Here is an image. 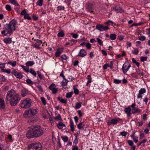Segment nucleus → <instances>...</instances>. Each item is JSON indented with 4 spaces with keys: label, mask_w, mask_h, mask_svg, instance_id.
<instances>
[{
    "label": "nucleus",
    "mask_w": 150,
    "mask_h": 150,
    "mask_svg": "<svg viewBox=\"0 0 150 150\" xmlns=\"http://www.w3.org/2000/svg\"><path fill=\"white\" fill-rule=\"evenodd\" d=\"M21 99L20 96L14 90L11 89L7 92L6 101L7 103L9 102L11 106L16 105Z\"/></svg>",
    "instance_id": "nucleus-1"
},
{
    "label": "nucleus",
    "mask_w": 150,
    "mask_h": 150,
    "mask_svg": "<svg viewBox=\"0 0 150 150\" xmlns=\"http://www.w3.org/2000/svg\"><path fill=\"white\" fill-rule=\"evenodd\" d=\"M17 23L16 20L13 19L9 24H6L4 26V30L1 32V34L4 36H7L8 34L10 35L13 33V32L16 30V25Z\"/></svg>",
    "instance_id": "nucleus-2"
},
{
    "label": "nucleus",
    "mask_w": 150,
    "mask_h": 150,
    "mask_svg": "<svg viewBox=\"0 0 150 150\" xmlns=\"http://www.w3.org/2000/svg\"><path fill=\"white\" fill-rule=\"evenodd\" d=\"M37 127H35L31 128L27 133L26 137L29 138L38 137V128Z\"/></svg>",
    "instance_id": "nucleus-3"
},
{
    "label": "nucleus",
    "mask_w": 150,
    "mask_h": 150,
    "mask_svg": "<svg viewBox=\"0 0 150 150\" xmlns=\"http://www.w3.org/2000/svg\"><path fill=\"white\" fill-rule=\"evenodd\" d=\"M31 103V99L28 98L21 100L20 105L22 108H27L30 106Z\"/></svg>",
    "instance_id": "nucleus-4"
},
{
    "label": "nucleus",
    "mask_w": 150,
    "mask_h": 150,
    "mask_svg": "<svg viewBox=\"0 0 150 150\" xmlns=\"http://www.w3.org/2000/svg\"><path fill=\"white\" fill-rule=\"evenodd\" d=\"M131 67V65L129 62H125L123 65L122 67V69L123 73L126 74Z\"/></svg>",
    "instance_id": "nucleus-5"
},
{
    "label": "nucleus",
    "mask_w": 150,
    "mask_h": 150,
    "mask_svg": "<svg viewBox=\"0 0 150 150\" xmlns=\"http://www.w3.org/2000/svg\"><path fill=\"white\" fill-rule=\"evenodd\" d=\"M12 74L14 75L17 78L21 79L23 77V75L22 74L19 72L15 70H13L12 72Z\"/></svg>",
    "instance_id": "nucleus-6"
},
{
    "label": "nucleus",
    "mask_w": 150,
    "mask_h": 150,
    "mask_svg": "<svg viewBox=\"0 0 150 150\" xmlns=\"http://www.w3.org/2000/svg\"><path fill=\"white\" fill-rule=\"evenodd\" d=\"M38 148V144L36 143H32L28 145V150H37Z\"/></svg>",
    "instance_id": "nucleus-7"
},
{
    "label": "nucleus",
    "mask_w": 150,
    "mask_h": 150,
    "mask_svg": "<svg viewBox=\"0 0 150 150\" xmlns=\"http://www.w3.org/2000/svg\"><path fill=\"white\" fill-rule=\"evenodd\" d=\"M96 28L97 29L101 31L107 30L109 29V28L108 26H104L103 25L100 24L97 25Z\"/></svg>",
    "instance_id": "nucleus-8"
},
{
    "label": "nucleus",
    "mask_w": 150,
    "mask_h": 150,
    "mask_svg": "<svg viewBox=\"0 0 150 150\" xmlns=\"http://www.w3.org/2000/svg\"><path fill=\"white\" fill-rule=\"evenodd\" d=\"M55 84L53 83H52L49 87V89L52 91V93L53 94L56 93L58 91V89L55 88Z\"/></svg>",
    "instance_id": "nucleus-9"
},
{
    "label": "nucleus",
    "mask_w": 150,
    "mask_h": 150,
    "mask_svg": "<svg viewBox=\"0 0 150 150\" xmlns=\"http://www.w3.org/2000/svg\"><path fill=\"white\" fill-rule=\"evenodd\" d=\"M23 116L25 118H30L32 117L29 110V109L25 111L23 114Z\"/></svg>",
    "instance_id": "nucleus-10"
},
{
    "label": "nucleus",
    "mask_w": 150,
    "mask_h": 150,
    "mask_svg": "<svg viewBox=\"0 0 150 150\" xmlns=\"http://www.w3.org/2000/svg\"><path fill=\"white\" fill-rule=\"evenodd\" d=\"M93 2L88 3L86 4V9L91 12H93L92 11L93 7Z\"/></svg>",
    "instance_id": "nucleus-11"
},
{
    "label": "nucleus",
    "mask_w": 150,
    "mask_h": 150,
    "mask_svg": "<svg viewBox=\"0 0 150 150\" xmlns=\"http://www.w3.org/2000/svg\"><path fill=\"white\" fill-rule=\"evenodd\" d=\"M86 52L85 50L83 49H82L80 50L78 56L81 57H83L86 56Z\"/></svg>",
    "instance_id": "nucleus-12"
},
{
    "label": "nucleus",
    "mask_w": 150,
    "mask_h": 150,
    "mask_svg": "<svg viewBox=\"0 0 150 150\" xmlns=\"http://www.w3.org/2000/svg\"><path fill=\"white\" fill-rule=\"evenodd\" d=\"M29 109L32 117L34 116L36 114L37 109L30 108Z\"/></svg>",
    "instance_id": "nucleus-13"
},
{
    "label": "nucleus",
    "mask_w": 150,
    "mask_h": 150,
    "mask_svg": "<svg viewBox=\"0 0 150 150\" xmlns=\"http://www.w3.org/2000/svg\"><path fill=\"white\" fill-rule=\"evenodd\" d=\"M125 112L127 114L128 117H130L131 116V113H130L131 109L130 108V106L128 108H126L125 109Z\"/></svg>",
    "instance_id": "nucleus-14"
},
{
    "label": "nucleus",
    "mask_w": 150,
    "mask_h": 150,
    "mask_svg": "<svg viewBox=\"0 0 150 150\" xmlns=\"http://www.w3.org/2000/svg\"><path fill=\"white\" fill-rule=\"evenodd\" d=\"M63 51L62 48H59L55 52V55L56 57H59L60 56L61 54Z\"/></svg>",
    "instance_id": "nucleus-15"
},
{
    "label": "nucleus",
    "mask_w": 150,
    "mask_h": 150,
    "mask_svg": "<svg viewBox=\"0 0 150 150\" xmlns=\"http://www.w3.org/2000/svg\"><path fill=\"white\" fill-rule=\"evenodd\" d=\"M21 92V96L23 97L26 96L28 93V90L25 88L22 89Z\"/></svg>",
    "instance_id": "nucleus-16"
},
{
    "label": "nucleus",
    "mask_w": 150,
    "mask_h": 150,
    "mask_svg": "<svg viewBox=\"0 0 150 150\" xmlns=\"http://www.w3.org/2000/svg\"><path fill=\"white\" fill-rule=\"evenodd\" d=\"M57 126L59 129H62L64 127H65L66 125L62 122H59L57 124Z\"/></svg>",
    "instance_id": "nucleus-17"
},
{
    "label": "nucleus",
    "mask_w": 150,
    "mask_h": 150,
    "mask_svg": "<svg viewBox=\"0 0 150 150\" xmlns=\"http://www.w3.org/2000/svg\"><path fill=\"white\" fill-rule=\"evenodd\" d=\"M3 41L6 44H10L11 43L12 41L11 39L9 38L4 39Z\"/></svg>",
    "instance_id": "nucleus-18"
},
{
    "label": "nucleus",
    "mask_w": 150,
    "mask_h": 150,
    "mask_svg": "<svg viewBox=\"0 0 150 150\" xmlns=\"http://www.w3.org/2000/svg\"><path fill=\"white\" fill-rule=\"evenodd\" d=\"M40 128V126L38 125V137L41 136L44 132L43 130Z\"/></svg>",
    "instance_id": "nucleus-19"
},
{
    "label": "nucleus",
    "mask_w": 150,
    "mask_h": 150,
    "mask_svg": "<svg viewBox=\"0 0 150 150\" xmlns=\"http://www.w3.org/2000/svg\"><path fill=\"white\" fill-rule=\"evenodd\" d=\"M5 107V104L4 100L0 99V109H4Z\"/></svg>",
    "instance_id": "nucleus-20"
},
{
    "label": "nucleus",
    "mask_w": 150,
    "mask_h": 150,
    "mask_svg": "<svg viewBox=\"0 0 150 150\" xmlns=\"http://www.w3.org/2000/svg\"><path fill=\"white\" fill-rule=\"evenodd\" d=\"M140 111L141 110L140 109H139L137 108H135L132 109V112L133 114H135L139 112H140Z\"/></svg>",
    "instance_id": "nucleus-21"
},
{
    "label": "nucleus",
    "mask_w": 150,
    "mask_h": 150,
    "mask_svg": "<svg viewBox=\"0 0 150 150\" xmlns=\"http://www.w3.org/2000/svg\"><path fill=\"white\" fill-rule=\"evenodd\" d=\"M10 3L13 4L16 6H19V4H18L16 0H9Z\"/></svg>",
    "instance_id": "nucleus-22"
},
{
    "label": "nucleus",
    "mask_w": 150,
    "mask_h": 150,
    "mask_svg": "<svg viewBox=\"0 0 150 150\" xmlns=\"http://www.w3.org/2000/svg\"><path fill=\"white\" fill-rule=\"evenodd\" d=\"M113 9L117 13H121L123 12V10H122L120 7L118 6H117L113 8Z\"/></svg>",
    "instance_id": "nucleus-23"
},
{
    "label": "nucleus",
    "mask_w": 150,
    "mask_h": 150,
    "mask_svg": "<svg viewBox=\"0 0 150 150\" xmlns=\"http://www.w3.org/2000/svg\"><path fill=\"white\" fill-rule=\"evenodd\" d=\"M26 82L27 84L28 85H33L37 83V82H34L33 81H31V80L30 79H27L26 80Z\"/></svg>",
    "instance_id": "nucleus-24"
},
{
    "label": "nucleus",
    "mask_w": 150,
    "mask_h": 150,
    "mask_svg": "<svg viewBox=\"0 0 150 150\" xmlns=\"http://www.w3.org/2000/svg\"><path fill=\"white\" fill-rule=\"evenodd\" d=\"M119 120H120L119 118L112 119L111 120V123L113 125H116L118 122Z\"/></svg>",
    "instance_id": "nucleus-25"
},
{
    "label": "nucleus",
    "mask_w": 150,
    "mask_h": 150,
    "mask_svg": "<svg viewBox=\"0 0 150 150\" xmlns=\"http://www.w3.org/2000/svg\"><path fill=\"white\" fill-rule=\"evenodd\" d=\"M136 71L137 74L140 76H143V72L142 71L139 70V68H138V69H136Z\"/></svg>",
    "instance_id": "nucleus-26"
},
{
    "label": "nucleus",
    "mask_w": 150,
    "mask_h": 150,
    "mask_svg": "<svg viewBox=\"0 0 150 150\" xmlns=\"http://www.w3.org/2000/svg\"><path fill=\"white\" fill-rule=\"evenodd\" d=\"M70 122V126L71 128V130L72 132H73L74 130V128L73 122L71 119Z\"/></svg>",
    "instance_id": "nucleus-27"
},
{
    "label": "nucleus",
    "mask_w": 150,
    "mask_h": 150,
    "mask_svg": "<svg viewBox=\"0 0 150 150\" xmlns=\"http://www.w3.org/2000/svg\"><path fill=\"white\" fill-rule=\"evenodd\" d=\"M21 67L27 73H28L29 72V67L27 66H25L23 65H21Z\"/></svg>",
    "instance_id": "nucleus-28"
},
{
    "label": "nucleus",
    "mask_w": 150,
    "mask_h": 150,
    "mask_svg": "<svg viewBox=\"0 0 150 150\" xmlns=\"http://www.w3.org/2000/svg\"><path fill=\"white\" fill-rule=\"evenodd\" d=\"M57 99L58 100L60 101V102L62 103L66 104L67 103V100H64L62 98L60 99V97H58Z\"/></svg>",
    "instance_id": "nucleus-29"
},
{
    "label": "nucleus",
    "mask_w": 150,
    "mask_h": 150,
    "mask_svg": "<svg viewBox=\"0 0 150 150\" xmlns=\"http://www.w3.org/2000/svg\"><path fill=\"white\" fill-rule=\"evenodd\" d=\"M42 40H38V49L42 47L43 46L44 44L45 43H42Z\"/></svg>",
    "instance_id": "nucleus-30"
},
{
    "label": "nucleus",
    "mask_w": 150,
    "mask_h": 150,
    "mask_svg": "<svg viewBox=\"0 0 150 150\" xmlns=\"http://www.w3.org/2000/svg\"><path fill=\"white\" fill-rule=\"evenodd\" d=\"M84 126V125L83 124V122H80L77 125V127L79 129H81Z\"/></svg>",
    "instance_id": "nucleus-31"
},
{
    "label": "nucleus",
    "mask_w": 150,
    "mask_h": 150,
    "mask_svg": "<svg viewBox=\"0 0 150 150\" xmlns=\"http://www.w3.org/2000/svg\"><path fill=\"white\" fill-rule=\"evenodd\" d=\"M34 64V63L33 61H28L25 64L28 67L29 66H33Z\"/></svg>",
    "instance_id": "nucleus-32"
},
{
    "label": "nucleus",
    "mask_w": 150,
    "mask_h": 150,
    "mask_svg": "<svg viewBox=\"0 0 150 150\" xmlns=\"http://www.w3.org/2000/svg\"><path fill=\"white\" fill-rule=\"evenodd\" d=\"M54 119L56 120H62V118L59 114H58L57 116L54 118Z\"/></svg>",
    "instance_id": "nucleus-33"
},
{
    "label": "nucleus",
    "mask_w": 150,
    "mask_h": 150,
    "mask_svg": "<svg viewBox=\"0 0 150 150\" xmlns=\"http://www.w3.org/2000/svg\"><path fill=\"white\" fill-rule=\"evenodd\" d=\"M61 138L64 142H67L68 140V138L67 136H62Z\"/></svg>",
    "instance_id": "nucleus-34"
},
{
    "label": "nucleus",
    "mask_w": 150,
    "mask_h": 150,
    "mask_svg": "<svg viewBox=\"0 0 150 150\" xmlns=\"http://www.w3.org/2000/svg\"><path fill=\"white\" fill-rule=\"evenodd\" d=\"M116 35L115 34H111L110 36V39L112 40H115L116 38Z\"/></svg>",
    "instance_id": "nucleus-35"
},
{
    "label": "nucleus",
    "mask_w": 150,
    "mask_h": 150,
    "mask_svg": "<svg viewBox=\"0 0 150 150\" xmlns=\"http://www.w3.org/2000/svg\"><path fill=\"white\" fill-rule=\"evenodd\" d=\"M29 71H30V73L32 74L34 76H36L37 75L35 71L33 70L32 69H30Z\"/></svg>",
    "instance_id": "nucleus-36"
},
{
    "label": "nucleus",
    "mask_w": 150,
    "mask_h": 150,
    "mask_svg": "<svg viewBox=\"0 0 150 150\" xmlns=\"http://www.w3.org/2000/svg\"><path fill=\"white\" fill-rule=\"evenodd\" d=\"M73 93L72 92L67 93L66 94V97L68 98H70L72 96Z\"/></svg>",
    "instance_id": "nucleus-37"
},
{
    "label": "nucleus",
    "mask_w": 150,
    "mask_h": 150,
    "mask_svg": "<svg viewBox=\"0 0 150 150\" xmlns=\"http://www.w3.org/2000/svg\"><path fill=\"white\" fill-rule=\"evenodd\" d=\"M5 64V63H1L0 62V69H1L2 71L4 69Z\"/></svg>",
    "instance_id": "nucleus-38"
},
{
    "label": "nucleus",
    "mask_w": 150,
    "mask_h": 150,
    "mask_svg": "<svg viewBox=\"0 0 150 150\" xmlns=\"http://www.w3.org/2000/svg\"><path fill=\"white\" fill-rule=\"evenodd\" d=\"M2 71L3 72L6 73L8 74H9L11 73V71L10 69H4Z\"/></svg>",
    "instance_id": "nucleus-39"
},
{
    "label": "nucleus",
    "mask_w": 150,
    "mask_h": 150,
    "mask_svg": "<svg viewBox=\"0 0 150 150\" xmlns=\"http://www.w3.org/2000/svg\"><path fill=\"white\" fill-rule=\"evenodd\" d=\"M64 36V34L63 31H61L59 33L57 34V36L59 37H63Z\"/></svg>",
    "instance_id": "nucleus-40"
},
{
    "label": "nucleus",
    "mask_w": 150,
    "mask_h": 150,
    "mask_svg": "<svg viewBox=\"0 0 150 150\" xmlns=\"http://www.w3.org/2000/svg\"><path fill=\"white\" fill-rule=\"evenodd\" d=\"M24 18L25 19H27L28 20L31 19V18L29 16V15L27 13L24 16Z\"/></svg>",
    "instance_id": "nucleus-41"
},
{
    "label": "nucleus",
    "mask_w": 150,
    "mask_h": 150,
    "mask_svg": "<svg viewBox=\"0 0 150 150\" xmlns=\"http://www.w3.org/2000/svg\"><path fill=\"white\" fill-rule=\"evenodd\" d=\"M5 8L6 10L8 11H10L12 10L11 6L9 4H7L6 5Z\"/></svg>",
    "instance_id": "nucleus-42"
},
{
    "label": "nucleus",
    "mask_w": 150,
    "mask_h": 150,
    "mask_svg": "<svg viewBox=\"0 0 150 150\" xmlns=\"http://www.w3.org/2000/svg\"><path fill=\"white\" fill-rule=\"evenodd\" d=\"M73 89H74V93L76 94H78L79 93V90L77 88H75V85L73 86Z\"/></svg>",
    "instance_id": "nucleus-43"
},
{
    "label": "nucleus",
    "mask_w": 150,
    "mask_h": 150,
    "mask_svg": "<svg viewBox=\"0 0 150 150\" xmlns=\"http://www.w3.org/2000/svg\"><path fill=\"white\" fill-rule=\"evenodd\" d=\"M146 91L145 88H142L139 91V93L141 94H143L146 92Z\"/></svg>",
    "instance_id": "nucleus-44"
},
{
    "label": "nucleus",
    "mask_w": 150,
    "mask_h": 150,
    "mask_svg": "<svg viewBox=\"0 0 150 150\" xmlns=\"http://www.w3.org/2000/svg\"><path fill=\"white\" fill-rule=\"evenodd\" d=\"M121 82V80H119V79H114V81H113V82L115 83L116 84H119V83H120Z\"/></svg>",
    "instance_id": "nucleus-45"
},
{
    "label": "nucleus",
    "mask_w": 150,
    "mask_h": 150,
    "mask_svg": "<svg viewBox=\"0 0 150 150\" xmlns=\"http://www.w3.org/2000/svg\"><path fill=\"white\" fill-rule=\"evenodd\" d=\"M0 79L3 82H6V79L5 78L4 76L3 75L0 76Z\"/></svg>",
    "instance_id": "nucleus-46"
},
{
    "label": "nucleus",
    "mask_w": 150,
    "mask_h": 150,
    "mask_svg": "<svg viewBox=\"0 0 150 150\" xmlns=\"http://www.w3.org/2000/svg\"><path fill=\"white\" fill-rule=\"evenodd\" d=\"M139 52V51L137 49H134V50L132 51V52L133 54L136 55Z\"/></svg>",
    "instance_id": "nucleus-47"
},
{
    "label": "nucleus",
    "mask_w": 150,
    "mask_h": 150,
    "mask_svg": "<svg viewBox=\"0 0 150 150\" xmlns=\"http://www.w3.org/2000/svg\"><path fill=\"white\" fill-rule=\"evenodd\" d=\"M97 40L99 45H103V42L100 38H97Z\"/></svg>",
    "instance_id": "nucleus-48"
},
{
    "label": "nucleus",
    "mask_w": 150,
    "mask_h": 150,
    "mask_svg": "<svg viewBox=\"0 0 150 150\" xmlns=\"http://www.w3.org/2000/svg\"><path fill=\"white\" fill-rule=\"evenodd\" d=\"M147 59V57H141L140 58V60L142 62H144L146 61Z\"/></svg>",
    "instance_id": "nucleus-49"
},
{
    "label": "nucleus",
    "mask_w": 150,
    "mask_h": 150,
    "mask_svg": "<svg viewBox=\"0 0 150 150\" xmlns=\"http://www.w3.org/2000/svg\"><path fill=\"white\" fill-rule=\"evenodd\" d=\"M138 38L139 40L143 41L145 40L146 37L144 36H142L139 37Z\"/></svg>",
    "instance_id": "nucleus-50"
},
{
    "label": "nucleus",
    "mask_w": 150,
    "mask_h": 150,
    "mask_svg": "<svg viewBox=\"0 0 150 150\" xmlns=\"http://www.w3.org/2000/svg\"><path fill=\"white\" fill-rule=\"evenodd\" d=\"M127 132L125 131H123L120 132V134L122 136L126 137Z\"/></svg>",
    "instance_id": "nucleus-51"
},
{
    "label": "nucleus",
    "mask_w": 150,
    "mask_h": 150,
    "mask_svg": "<svg viewBox=\"0 0 150 150\" xmlns=\"http://www.w3.org/2000/svg\"><path fill=\"white\" fill-rule=\"evenodd\" d=\"M71 35H72V37L74 38H77L78 36V35L77 34L71 33Z\"/></svg>",
    "instance_id": "nucleus-52"
},
{
    "label": "nucleus",
    "mask_w": 150,
    "mask_h": 150,
    "mask_svg": "<svg viewBox=\"0 0 150 150\" xmlns=\"http://www.w3.org/2000/svg\"><path fill=\"white\" fill-rule=\"evenodd\" d=\"M127 143H128V144L131 146H132L133 145V141L131 140H128L127 141Z\"/></svg>",
    "instance_id": "nucleus-53"
},
{
    "label": "nucleus",
    "mask_w": 150,
    "mask_h": 150,
    "mask_svg": "<svg viewBox=\"0 0 150 150\" xmlns=\"http://www.w3.org/2000/svg\"><path fill=\"white\" fill-rule=\"evenodd\" d=\"M41 99L43 105H45L46 104V102L45 98L43 97H42L41 98Z\"/></svg>",
    "instance_id": "nucleus-54"
},
{
    "label": "nucleus",
    "mask_w": 150,
    "mask_h": 150,
    "mask_svg": "<svg viewBox=\"0 0 150 150\" xmlns=\"http://www.w3.org/2000/svg\"><path fill=\"white\" fill-rule=\"evenodd\" d=\"M81 106V103H76L75 106V108L78 109L80 108Z\"/></svg>",
    "instance_id": "nucleus-55"
},
{
    "label": "nucleus",
    "mask_w": 150,
    "mask_h": 150,
    "mask_svg": "<svg viewBox=\"0 0 150 150\" xmlns=\"http://www.w3.org/2000/svg\"><path fill=\"white\" fill-rule=\"evenodd\" d=\"M57 10L58 11L61 10H64V6H59L57 7Z\"/></svg>",
    "instance_id": "nucleus-56"
},
{
    "label": "nucleus",
    "mask_w": 150,
    "mask_h": 150,
    "mask_svg": "<svg viewBox=\"0 0 150 150\" xmlns=\"http://www.w3.org/2000/svg\"><path fill=\"white\" fill-rule=\"evenodd\" d=\"M87 79H88V83H90L91 82V78L90 75H88L87 76Z\"/></svg>",
    "instance_id": "nucleus-57"
},
{
    "label": "nucleus",
    "mask_w": 150,
    "mask_h": 150,
    "mask_svg": "<svg viewBox=\"0 0 150 150\" xmlns=\"http://www.w3.org/2000/svg\"><path fill=\"white\" fill-rule=\"evenodd\" d=\"M26 11L25 9H24L23 10L21 13V14L22 15H25L27 14Z\"/></svg>",
    "instance_id": "nucleus-58"
},
{
    "label": "nucleus",
    "mask_w": 150,
    "mask_h": 150,
    "mask_svg": "<svg viewBox=\"0 0 150 150\" xmlns=\"http://www.w3.org/2000/svg\"><path fill=\"white\" fill-rule=\"evenodd\" d=\"M131 76L133 77L134 78H137L138 77L137 74V73H132L131 74Z\"/></svg>",
    "instance_id": "nucleus-59"
},
{
    "label": "nucleus",
    "mask_w": 150,
    "mask_h": 150,
    "mask_svg": "<svg viewBox=\"0 0 150 150\" xmlns=\"http://www.w3.org/2000/svg\"><path fill=\"white\" fill-rule=\"evenodd\" d=\"M86 46L88 49H90L91 47V44L89 43H87L86 45Z\"/></svg>",
    "instance_id": "nucleus-60"
},
{
    "label": "nucleus",
    "mask_w": 150,
    "mask_h": 150,
    "mask_svg": "<svg viewBox=\"0 0 150 150\" xmlns=\"http://www.w3.org/2000/svg\"><path fill=\"white\" fill-rule=\"evenodd\" d=\"M133 139L135 143H137L138 142V137L136 136H134V137H133Z\"/></svg>",
    "instance_id": "nucleus-61"
},
{
    "label": "nucleus",
    "mask_w": 150,
    "mask_h": 150,
    "mask_svg": "<svg viewBox=\"0 0 150 150\" xmlns=\"http://www.w3.org/2000/svg\"><path fill=\"white\" fill-rule=\"evenodd\" d=\"M109 65L108 64H106L104 65L103 68L104 69H106L108 67H109Z\"/></svg>",
    "instance_id": "nucleus-62"
},
{
    "label": "nucleus",
    "mask_w": 150,
    "mask_h": 150,
    "mask_svg": "<svg viewBox=\"0 0 150 150\" xmlns=\"http://www.w3.org/2000/svg\"><path fill=\"white\" fill-rule=\"evenodd\" d=\"M43 0H38V5L40 6H42L43 4Z\"/></svg>",
    "instance_id": "nucleus-63"
},
{
    "label": "nucleus",
    "mask_w": 150,
    "mask_h": 150,
    "mask_svg": "<svg viewBox=\"0 0 150 150\" xmlns=\"http://www.w3.org/2000/svg\"><path fill=\"white\" fill-rule=\"evenodd\" d=\"M38 76L39 77L40 79H42L43 78V76L42 75L40 72L38 71Z\"/></svg>",
    "instance_id": "nucleus-64"
}]
</instances>
